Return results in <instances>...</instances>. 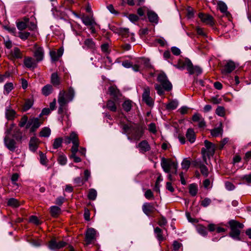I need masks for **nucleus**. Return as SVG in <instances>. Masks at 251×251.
Here are the masks:
<instances>
[{
	"mask_svg": "<svg viewBox=\"0 0 251 251\" xmlns=\"http://www.w3.org/2000/svg\"><path fill=\"white\" fill-rule=\"evenodd\" d=\"M211 203V200L208 198H205L203 200L201 201V205L204 207H207Z\"/></svg>",
	"mask_w": 251,
	"mask_h": 251,
	"instance_id": "obj_63",
	"label": "nucleus"
},
{
	"mask_svg": "<svg viewBox=\"0 0 251 251\" xmlns=\"http://www.w3.org/2000/svg\"><path fill=\"white\" fill-rule=\"evenodd\" d=\"M16 25L18 29L21 31L25 30L27 27V25L22 21H19L16 23Z\"/></svg>",
	"mask_w": 251,
	"mask_h": 251,
	"instance_id": "obj_61",
	"label": "nucleus"
},
{
	"mask_svg": "<svg viewBox=\"0 0 251 251\" xmlns=\"http://www.w3.org/2000/svg\"><path fill=\"white\" fill-rule=\"evenodd\" d=\"M15 126L16 125L14 123L11 124L6 129L5 136L4 138V145L10 151L12 152H14L17 148L15 140L10 137L11 133L12 131H13Z\"/></svg>",
	"mask_w": 251,
	"mask_h": 251,
	"instance_id": "obj_3",
	"label": "nucleus"
},
{
	"mask_svg": "<svg viewBox=\"0 0 251 251\" xmlns=\"http://www.w3.org/2000/svg\"><path fill=\"white\" fill-rule=\"evenodd\" d=\"M192 120L194 122H199L198 126L199 128H204L206 126V123L204 118L198 113H195L193 115Z\"/></svg>",
	"mask_w": 251,
	"mask_h": 251,
	"instance_id": "obj_18",
	"label": "nucleus"
},
{
	"mask_svg": "<svg viewBox=\"0 0 251 251\" xmlns=\"http://www.w3.org/2000/svg\"><path fill=\"white\" fill-rule=\"evenodd\" d=\"M197 230L199 233L202 235L204 236L207 234L206 227L202 225H199L197 227Z\"/></svg>",
	"mask_w": 251,
	"mask_h": 251,
	"instance_id": "obj_54",
	"label": "nucleus"
},
{
	"mask_svg": "<svg viewBox=\"0 0 251 251\" xmlns=\"http://www.w3.org/2000/svg\"><path fill=\"white\" fill-rule=\"evenodd\" d=\"M43 123L44 120L43 119L32 117L28 120L27 116L24 115L21 118L18 126L20 127L25 126V129H29L30 133H33L35 135V132Z\"/></svg>",
	"mask_w": 251,
	"mask_h": 251,
	"instance_id": "obj_1",
	"label": "nucleus"
},
{
	"mask_svg": "<svg viewBox=\"0 0 251 251\" xmlns=\"http://www.w3.org/2000/svg\"><path fill=\"white\" fill-rule=\"evenodd\" d=\"M190 60L188 58H186L184 60L179 59L178 60L177 63L174 66L180 70H183L185 68L187 69V60Z\"/></svg>",
	"mask_w": 251,
	"mask_h": 251,
	"instance_id": "obj_34",
	"label": "nucleus"
},
{
	"mask_svg": "<svg viewBox=\"0 0 251 251\" xmlns=\"http://www.w3.org/2000/svg\"><path fill=\"white\" fill-rule=\"evenodd\" d=\"M200 171L201 174L205 177H207L208 175V170L207 167L204 164L200 166Z\"/></svg>",
	"mask_w": 251,
	"mask_h": 251,
	"instance_id": "obj_56",
	"label": "nucleus"
},
{
	"mask_svg": "<svg viewBox=\"0 0 251 251\" xmlns=\"http://www.w3.org/2000/svg\"><path fill=\"white\" fill-rule=\"evenodd\" d=\"M51 133L50 129L48 127H44L39 132V136L40 137H48Z\"/></svg>",
	"mask_w": 251,
	"mask_h": 251,
	"instance_id": "obj_43",
	"label": "nucleus"
},
{
	"mask_svg": "<svg viewBox=\"0 0 251 251\" xmlns=\"http://www.w3.org/2000/svg\"><path fill=\"white\" fill-rule=\"evenodd\" d=\"M83 23L86 26L96 25L97 23L95 21L94 18L89 16H85L83 15L81 17Z\"/></svg>",
	"mask_w": 251,
	"mask_h": 251,
	"instance_id": "obj_26",
	"label": "nucleus"
},
{
	"mask_svg": "<svg viewBox=\"0 0 251 251\" xmlns=\"http://www.w3.org/2000/svg\"><path fill=\"white\" fill-rule=\"evenodd\" d=\"M50 82L54 86H57L60 85V80L57 73H53L51 74Z\"/></svg>",
	"mask_w": 251,
	"mask_h": 251,
	"instance_id": "obj_35",
	"label": "nucleus"
},
{
	"mask_svg": "<svg viewBox=\"0 0 251 251\" xmlns=\"http://www.w3.org/2000/svg\"><path fill=\"white\" fill-rule=\"evenodd\" d=\"M16 111L10 107H7L5 110L6 118L9 121H13L17 117Z\"/></svg>",
	"mask_w": 251,
	"mask_h": 251,
	"instance_id": "obj_25",
	"label": "nucleus"
},
{
	"mask_svg": "<svg viewBox=\"0 0 251 251\" xmlns=\"http://www.w3.org/2000/svg\"><path fill=\"white\" fill-rule=\"evenodd\" d=\"M7 205L16 208L20 206V203L17 199L14 198H10L8 200Z\"/></svg>",
	"mask_w": 251,
	"mask_h": 251,
	"instance_id": "obj_45",
	"label": "nucleus"
},
{
	"mask_svg": "<svg viewBox=\"0 0 251 251\" xmlns=\"http://www.w3.org/2000/svg\"><path fill=\"white\" fill-rule=\"evenodd\" d=\"M11 59L14 60L17 59H22L23 57L22 51L18 48L15 47L10 52Z\"/></svg>",
	"mask_w": 251,
	"mask_h": 251,
	"instance_id": "obj_24",
	"label": "nucleus"
},
{
	"mask_svg": "<svg viewBox=\"0 0 251 251\" xmlns=\"http://www.w3.org/2000/svg\"><path fill=\"white\" fill-rule=\"evenodd\" d=\"M123 133L129 135L128 139L138 141L142 137L144 134V128L143 126L133 124L130 125L123 124L122 126Z\"/></svg>",
	"mask_w": 251,
	"mask_h": 251,
	"instance_id": "obj_2",
	"label": "nucleus"
},
{
	"mask_svg": "<svg viewBox=\"0 0 251 251\" xmlns=\"http://www.w3.org/2000/svg\"><path fill=\"white\" fill-rule=\"evenodd\" d=\"M160 84H154V88L156 90L158 95L160 96L164 95V91L169 92L172 89V85L168 79L160 82Z\"/></svg>",
	"mask_w": 251,
	"mask_h": 251,
	"instance_id": "obj_5",
	"label": "nucleus"
},
{
	"mask_svg": "<svg viewBox=\"0 0 251 251\" xmlns=\"http://www.w3.org/2000/svg\"><path fill=\"white\" fill-rule=\"evenodd\" d=\"M132 107V101L131 100H126L122 104V107L126 112H129Z\"/></svg>",
	"mask_w": 251,
	"mask_h": 251,
	"instance_id": "obj_38",
	"label": "nucleus"
},
{
	"mask_svg": "<svg viewBox=\"0 0 251 251\" xmlns=\"http://www.w3.org/2000/svg\"><path fill=\"white\" fill-rule=\"evenodd\" d=\"M143 212L148 216H152L153 213L157 211L154 206V203L152 202H145L142 206Z\"/></svg>",
	"mask_w": 251,
	"mask_h": 251,
	"instance_id": "obj_9",
	"label": "nucleus"
},
{
	"mask_svg": "<svg viewBox=\"0 0 251 251\" xmlns=\"http://www.w3.org/2000/svg\"><path fill=\"white\" fill-rule=\"evenodd\" d=\"M147 16L150 22L157 24L158 22V17L156 13L153 11H148Z\"/></svg>",
	"mask_w": 251,
	"mask_h": 251,
	"instance_id": "obj_28",
	"label": "nucleus"
},
{
	"mask_svg": "<svg viewBox=\"0 0 251 251\" xmlns=\"http://www.w3.org/2000/svg\"><path fill=\"white\" fill-rule=\"evenodd\" d=\"M223 130L221 127H216L211 130V134L213 137H217L222 133Z\"/></svg>",
	"mask_w": 251,
	"mask_h": 251,
	"instance_id": "obj_47",
	"label": "nucleus"
},
{
	"mask_svg": "<svg viewBox=\"0 0 251 251\" xmlns=\"http://www.w3.org/2000/svg\"><path fill=\"white\" fill-rule=\"evenodd\" d=\"M63 139L61 137L56 138L54 140L52 147L54 149H57L62 147Z\"/></svg>",
	"mask_w": 251,
	"mask_h": 251,
	"instance_id": "obj_42",
	"label": "nucleus"
},
{
	"mask_svg": "<svg viewBox=\"0 0 251 251\" xmlns=\"http://www.w3.org/2000/svg\"><path fill=\"white\" fill-rule=\"evenodd\" d=\"M78 151V147H74L73 148H71L72 154L70 156L71 159H73L75 163H78L81 161V159L80 157L76 155V152Z\"/></svg>",
	"mask_w": 251,
	"mask_h": 251,
	"instance_id": "obj_31",
	"label": "nucleus"
},
{
	"mask_svg": "<svg viewBox=\"0 0 251 251\" xmlns=\"http://www.w3.org/2000/svg\"><path fill=\"white\" fill-rule=\"evenodd\" d=\"M83 48H86L92 50H94L96 49V43L92 38H87L84 41Z\"/></svg>",
	"mask_w": 251,
	"mask_h": 251,
	"instance_id": "obj_27",
	"label": "nucleus"
},
{
	"mask_svg": "<svg viewBox=\"0 0 251 251\" xmlns=\"http://www.w3.org/2000/svg\"><path fill=\"white\" fill-rule=\"evenodd\" d=\"M190 164L191 162L190 160H187L186 158L184 159L181 163L182 169L187 171L190 167Z\"/></svg>",
	"mask_w": 251,
	"mask_h": 251,
	"instance_id": "obj_52",
	"label": "nucleus"
},
{
	"mask_svg": "<svg viewBox=\"0 0 251 251\" xmlns=\"http://www.w3.org/2000/svg\"><path fill=\"white\" fill-rule=\"evenodd\" d=\"M44 50L43 48L39 47L37 48L33 52V56L35 57V60L38 63L43 60L44 58Z\"/></svg>",
	"mask_w": 251,
	"mask_h": 251,
	"instance_id": "obj_21",
	"label": "nucleus"
},
{
	"mask_svg": "<svg viewBox=\"0 0 251 251\" xmlns=\"http://www.w3.org/2000/svg\"><path fill=\"white\" fill-rule=\"evenodd\" d=\"M97 196V192L95 189L93 188L89 189L87 195V198L89 200L94 201L96 200Z\"/></svg>",
	"mask_w": 251,
	"mask_h": 251,
	"instance_id": "obj_44",
	"label": "nucleus"
},
{
	"mask_svg": "<svg viewBox=\"0 0 251 251\" xmlns=\"http://www.w3.org/2000/svg\"><path fill=\"white\" fill-rule=\"evenodd\" d=\"M228 223L230 229V231L229 233V236L234 239L240 240L241 229L244 227V225L234 220H230Z\"/></svg>",
	"mask_w": 251,
	"mask_h": 251,
	"instance_id": "obj_4",
	"label": "nucleus"
},
{
	"mask_svg": "<svg viewBox=\"0 0 251 251\" xmlns=\"http://www.w3.org/2000/svg\"><path fill=\"white\" fill-rule=\"evenodd\" d=\"M67 157L64 154H60L57 158L58 163L61 165H64L67 163Z\"/></svg>",
	"mask_w": 251,
	"mask_h": 251,
	"instance_id": "obj_51",
	"label": "nucleus"
},
{
	"mask_svg": "<svg viewBox=\"0 0 251 251\" xmlns=\"http://www.w3.org/2000/svg\"><path fill=\"white\" fill-rule=\"evenodd\" d=\"M186 137L188 141L191 143H193L196 140V134L192 128H188L186 133Z\"/></svg>",
	"mask_w": 251,
	"mask_h": 251,
	"instance_id": "obj_29",
	"label": "nucleus"
},
{
	"mask_svg": "<svg viewBox=\"0 0 251 251\" xmlns=\"http://www.w3.org/2000/svg\"><path fill=\"white\" fill-rule=\"evenodd\" d=\"M64 143L66 144H69L72 142L73 146L71 148L74 147H78L79 145L78 137L77 134L75 132H72L69 136H65L63 139Z\"/></svg>",
	"mask_w": 251,
	"mask_h": 251,
	"instance_id": "obj_8",
	"label": "nucleus"
},
{
	"mask_svg": "<svg viewBox=\"0 0 251 251\" xmlns=\"http://www.w3.org/2000/svg\"><path fill=\"white\" fill-rule=\"evenodd\" d=\"M204 145L207 150V156L208 158L211 156H213L215 152V146L212 142L206 140L204 141Z\"/></svg>",
	"mask_w": 251,
	"mask_h": 251,
	"instance_id": "obj_19",
	"label": "nucleus"
},
{
	"mask_svg": "<svg viewBox=\"0 0 251 251\" xmlns=\"http://www.w3.org/2000/svg\"><path fill=\"white\" fill-rule=\"evenodd\" d=\"M50 112V110L49 108H44L42 109L41 113L39 114L38 118L39 119H43L44 120V118H42L43 115H48Z\"/></svg>",
	"mask_w": 251,
	"mask_h": 251,
	"instance_id": "obj_60",
	"label": "nucleus"
},
{
	"mask_svg": "<svg viewBox=\"0 0 251 251\" xmlns=\"http://www.w3.org/2000/svg\"><path fill=\"white\" fill-rule=\"evenodd\" d=\"M50 214L53 218H57L61 213V209L57 206H52L50 207Z\"/></svg>",
	"mask_w": 251,
	"mask_h": 251,
	"instance_id": "obj_33",
	"label": "nucleus"
},
{
	"mask_svg": "<svg viewBox=\"0 0 251 251\" xmlns=\"http://www.w3.org/2000/svg\"><path fill=\"white\" fill-rule=\"evenodd\" d=\"M65 91L62 90L58 95V102L59 105L58 113L62 114L67 110V100L65 97Z\"/></svg>",
	"mask_w": 251,
	"mask_h": 251,
	"instance_id": "obj_6",
	"label": "nucleus"
},
{
	"mask_svg": "<svg viewBox=\"0 0 251 251\" xmlns=\"http://www.w3.org/2000/svg\"><path fill=\"white\" fill-rule=\"evenodd\" d=\"M178 104V102L177 100H172L166 104V108L168 110H174L176 108Z\"/></svg>",
	"mask_w": 251,
	"mask_h": 251,
	"instance_id": "obj_39",
	"label": "nucleus"
},
{
	"mask_svg": "<svg viewBox=\"0 0 251 251\" xmlns=\"http://www.w3.org/2000/svg\"><path fill=\"white\" fill-rule=\"evenodd\" d=\"M14 88L13 84L12 82L6 83L4 86V90L7 94L9 93Z\"/></svg>",
	"mask_w": 251,
	"mask_h": 251,
	"instance_id": "obj_58",
	"label": "nucleus"
},
{
	"mask_svg": "<svg viewBox=\"0 0 251 251\" xmlns=\"http://www.w3.org/2000/svg\"><path fill=\"white\" fill-rule=\"evenodd\" d=\"M208 101L213 104H218L222 102V99L219 98V96L218 95H217L209 99Z\"/></svg>",
	"mask_w": 251,
	"mask_h": 251,
	"instance_id": "obj_46",
	"label": "nucleus"
},
{
	"mask_svg": "<svg viewBox=\"0 0 251 251\" xmlns=\"http://www.w3.org/2000/svg\"><path fill=\"white\" fill-rule=\"evenodd\" d=\"M74 182L77 186H81L86 181H84L83 178L81 177H77L74 179Z\"/></svg>",
	"mask_w": 251,
	"mask_h": 251,
	"instance_id": "obj_57",
	"label": "nucleus"
},
{
	"mask_svg": "<svg viewBox=\"0 0 251 251\" xmlns=\"http://www.w3.org/2000/svg\"><path fill=\"white\" fill-rule=\"evenodd\" d=\"M52 91V86L50 84H47L43 87L42 92L44 95L47 96L51 93Z\"/></svg>",
	"mask_w": 251,
	"mask_h": 251,
	"instance_id": "obj_41",
	"label": "nucleus"
},
{
	"mask_svg": "<svg viewBox=\"0 0 251 251\" xmlns=\"http://www.w3.org/2000/svg\"><path fill=\"white\" fill-rule=\"evenodd\" d=\"M137 147L139 148L140 152L143 153L151 150V146L147 140L141 141L138 144Z\"/></svg>",
	"mask_w": 251,
	"mask_h": 251,
	"instance_id": "obj_23",
	"label": "nucleus"
},
{
	"mask_svg": "<svg viewBox=\"0 0 251 251\" xmlns=\"http://www.w3.org/2000/svg\"><path fill=\"white\" fill-rule=\"evenodd\" d=\"M187 70L190 75L196 74L199 75L202 73L201 68L198 66H194L190 60H187Z\"/></svg>",
	"mask_w": 251,
	"mask_h": 251,
	"instance_id": "obj_12",
	"label": "nucleus"
},
{
	"mask_svg": "<svg viewBox=\"0 0 251 251\" xmlns=\"http://www.w3.org/2000/svg\"><path fill=\"white\" fill-rule=\"evenodd\" d=\"M30 35V33L29 32H19V37L23 40L27 39Z\"/></svg>",
	"mask_w": 251,
	"mask_h": 251,
	"instance_id": "obj_59",
	"label": "nucleus"
},
{
	"mask_svg": "<svg viewBox=\"0 0 251 251\" xmlns=\"http://www.w3.org/2000/svg\"><path fill=\"white\" fill-rule=\"evenodd\" d=\"M108 92L115 101H118L119 98L122 96V94L116 86H110L108 88Z\"/></svg>",
	"mask_w": 251,
	"mask_h": 251,
	"instance_id": "obj_16",
	"label": "nucleus"
},
{
	"mask_svg": "<svg viewBox=\"0 0 251 251\" xmlns=\"http://www.w3.org/2000/svg\"><path fill=\"white\" fill-rule=\"evenodd\" d=\"M245 163L247 164L248 162L251 160V150L247 151L243 158Z\"/></svg>",
	"mask_w": 251,
	"mask_h": 251,
	"instance_id": "obj_64",
	"label": "nucleus"
},
{
	"mask_svg": "<svg viewBox=\"0 0 251 251\" xmlns=\"http://www.w3.org/2000/svg\"><path fill=\"white\" fill-rule=\"evenodd\" d=\"M154 231L156 234V238L160 242L164 240L165 238L163 236V231L159 227H156L154 229Z\"/></svg>",
	"mask_w": 251,
	"mask_h": 251,
	"instance_id": "obj_37",
	"label": "nucleus"
},
{
	"mask_svg": "<svg viewBox=\"0 0 251 251\" xmlns=\"http://www.w3.org/2000/svg\"><path fill=\"white\" fill-rule=\"evenodd\" d=\"M67 243L63 241H57L55 238L51 239L49 242L48 247L52 250L61 249L67 245Z\"/></svg>",
	"mask_w": 251,
	"mask_h": 251,
	"instance_id": "obj_11",
	"label": "nucleus"
},
{
	"mask_svg": "<svg viewBox=\"0 0 251 251\" xmlns=\"http://www.w3.org/2000/svg\"><path fill=\"white\" fill-rule=\"evenodd\" d=\"M176 163L171 158L162 157L161 160V166L163 171L166 173H169L172 168H176Z\"/></svg>",
	"mask_w": 251,
	"mask_h": 251,
	"instance_id": "obj_7",
	"label": "nucleus"
},
{
	"mask_svg": "<svg viewBox=\"0 0 251 251\" xmlns=\"http://www.w3.org/2000/svg\"><path fill=\"white\" fill-rule=\"evenodd\" d=\"M115 100L113 99L109 100L107 101L106 104L105 106H103V107L107 108L108 110L112 112H116L117 111V108L116 105Z\"/></svg>",
	"mask_w": 251,
	"mask_h": 251,
	"instance_id": "obj_32",
	"label": "nucleus"
},
{
	"mask_svg": "<svg viewBox=\"0 0 251 251\" xmlns=\"http://www.w3.org/2000/svg\"><path fill=\"white\" fill-rule=\"evenodd\" d=\"M40 143V141L36 137L33 136L31 137L29 143V150L32 151H35L38 149Z\"/></svg>",
	"mask_w": 251,
	"mask_h": 251,
	"instance_id": "obj_20",
	"label": "nucleus"
},
{
	"mask_svg": "<svg viewBox=\"0 0 251 251\" xmlns=\"http://www.w3.org/2000/svg\"><path fill=\"white\" fill-rule=\"evenodd\" d=\"M34 100L33 98L26 99L25 100V103L22 106V111L26 112L28 110L33 106Z\"/></svg>",
	"mask_w": 251,
	"mask_h": 251,
	"instance_id": "obj_30",
	"label": "nucleus"
},
{
	"mask_svg": "<svg viewBox=\"0 0 251 251\" xmlns=\"http://www.w3.org/2000/svg\"><path fill=\"white\" fill-rule=\"evenodd\" d=\"M2 27L10 33L15 34L16 32V29L14 26H12L10 25H3Z\"/></svg>",
	"mask_w": 251,
	"mask_h": 251,
	"instance_id": "obj_53",
	"label": "nucleus"
},
{
	"mask_svg": "<svg viewBox=\"0 0 251 251\" xmlns=\"http://www.w3.org/2000/svg\"><path fill=\"white\" fill-rule=\"evenodd\" d=\"M23 63L25 66L28 69L33 70L37 67L38 63L31 57L25 56Z\"/></svg>",
	"mask_w": 251,
	"mask_h": 251,
	"instance_id": "obj_15",
	"label": "nucleus"
},
{
	"mask_svg": "<svg viewBox=\"0 0 251 251\" xmlns=\"http://www.w3.org/2000/svg\"><path fill=\"white\" fill-rule=\"evenodd\" d=\"M215 113L221 117H224L225 115V109L223 106H218L216 109Z\"/></svg>",
	"mask_w": 251,
	"mask_h": 251,
	"instance_id": "obj_49",
	"label": "nucleus"
},
{
	"mask_svg": "<svg viewBox=\"0 0 251 251\" xmlns=\"http://www.w3.org/2000/svg\"><path fill=\"white\" fill-rule=\"evenodd\" d=\"M241 180L243 181V182L248 184H251V173L248 175L243 176L241 177Z\"/></svg>",
	"mask_w": 251,
	"mask_h": 251,
	"instance_id": "obj_55",
	"label": "nucleus"
},
{
	"mask_svg": "<svg viewBox=\"0 0 251 251\" xmlns=\"http://www.w3.org/2000/svg\"><path fill=\"white\" fill-rule=\"evenodd\" d=\"M198 16L202 22L211 26L215 25L214 18L211 15L203 13H199Z\"/></svg>",
	"mask_w": 251,
	"mask_h": 251,
	"instance_id": "obj_14",
	"label": "nucleus"
},
{
	"mask_svg": "<svg viewBox=\"0 0 251 251\" xmlns=\"http://www.w3.org/2000/svg\"><path fill=\"white\" fill-rule=\"evenodd\" d=\"M149 131L153 134H155L157 132L156 125L154 123H151L149 125Z\"/></svg>",
	"mask_w": 251,
	"mask_h": 251,
	"instance_id": "obj_62",
	"label": "nucleus"
},
{
	"mask_svg": "<svg viewBox=\"0 0 251 251\" xmlns=\"http://www.w3.org/2000/svg\"><path fill=\"white\" fill-rule=\"evenodd\" d=\"M142 100L148 106H153L154 102L152 99L150 97V88L149 86H147L144 89Z\"/></svg>",
	"mask_w": 251,
	"mask_h": 251,
	"instance_id": "obj_13",
	"label": "nucleus"
},
{
	"mask_svg": "<svg viewBox=\"0 0 251 251\" xmlns=\"http://www.w3.org/2000/svg\"><path fill=\"white\" fill-rule=\"evenodd\" d=\"M218 6L220 11L222 13L226 12V10H227V7L224 1H219L218 2Z\"/></svg>",
	"mask_w": 251,
	"mask_h": 251,
	"instance_id": "obj_48",
	"label": "nucleus"
},
{
	"mask_svg": "<svg viewBox=\"0 0 251 251\" xmlns=\"http://www.w3.org/2000/svg\"><path fill=\"white\" fill-rule=\"evenodd\" d=\"M39 156H40V162L41 164L43 165H47V163L48 162V159L47 158L46 155L43 153L42 151H39Z\"/></svg>",
	"mask_w": 251,
	"mask_h": 251,
	"instance_id": "obj_50",
	"label": "nucleus"
},
{
	"mask_svg": "<svg viewBox=\"0 0 251 251\" xmlns=\"http://www.w3.org/2000/svg\"><path fill=\"white\" fill-rule=\"evenodd\" d=\"M12 139H14L15 141L21 142L23 138V132L18 127H15L13 130V132L12 134Z\"/></svg>",
	"mask_w": 251,
	"mask_h": 251,
	"instance_id": "obj_22",
	"label": "nucleus"
},
{
	"mask_svg": "<svg viewBox=\"0 0 251 251\" xmlns=\"http://www.w3.org/2000/svg\"><path fill=\"white\" fill-rule=\"evenodd\" d=\"M74 96L75 91L74 89L72 87H69L68 92L67 93L65 92V99L67 100V103L73 100Z\"/></svg>",
	"mask_w": 251,
	"mask_h": 251,
	"instance_id": "obj_36",
	"label": "nucleus"
},
{
	"mask_svg": "<svg viewBox=\"0 0 251 251\" xmlns=\"http://www.w3.org/2000/svg\"><path fill=\"white\" fill-rule=\"evenodd\" d=\"M235 69V64L233 61H229L223 67L221 72L223 75L231 73Z\"/></svg>",
	"mask_w": 251,
	"mask_h": 251,
	"instance_id": "obj_17",
	"label": "nucleus"
},
{
	"mask_svg": "<svg viewBox=\"0 0 251 251\" xmlns=\"http://www.w3.org/2000/svg\"><path fill=\"white\" fill-rule=\"evenodd\" d=\"M96 230L92 228H88L86 231L85 235V241L86 245L91 244L93 241L96 240Z\"/></svg>",
	"mask_w": 251,
	"mask_h": 251,
	"instance_id": "obj_10",
	"label": "nucleus"
},
{
	"mask_svg": "<svg viewBox=\"0 0 251 251\" xmlns=\"http://www.w3.org/2000/svg\"><path fill=\"white\" fill-rule=\"evenodd\" d=\"M189 192L192 196H195L198 193V187L196 183H192L189 186Z\"/></svg>",
	"mask_w": 251,
	"mask_h": 251,
	"instance_id": "obj_40",
	"label": "nucleus"
}]
</instances>
